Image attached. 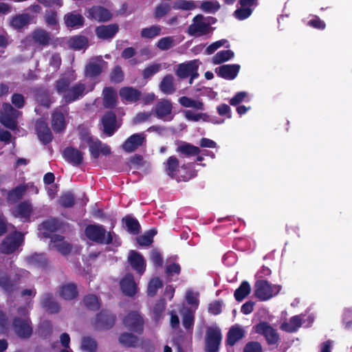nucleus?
Masks as SVG:
<instances>
[{
	"instance_id": "nucleus-62",
	"label": "nucleus",
	"mask_w": 352,
	"mask_h": 352,
	"mask_svg": "<svg viewBox=\"0 0 352 352\" xmlns=\"http://www.w3.org/2000/svg\"><path fill=\"white\" fill-rule=\"evenodd\" d=\"M52 333V326L50 321L43 322L38 327L39 336L45 339L51 336Z\"/></svg>"
},
{
	"instance_id": "nucleus-63",
	"label": "nucleus",
	"mask_w": 352,
	"mask_h": 352,
	"mask_svg": "<svg viewBox=\"0 0 352 352\" xmlns=\"http://www.w3.org/2000/svg\"><path fill=\"white\" fill-rule=\"evenodd\" d=\"M252 12L253 10L252 8L241 6L234 12L233 15L238 20L243 21L248 19L252 14Z\"/></svg>"
},
{
	"instance_id": "nucleus-9",
	"label": "nucleus",
	"mask_w": 352,
	"mask_h": 352,
	"mask_svg": "<svg viewBox=\"0 0 352 352\" xmlns=\"http://www.w3.org/2000/svg\"><path fill=\"white\" fill-rule=\"evenodd\" d=\"M23 240L24 235L21 232L15 231L4 239L0 245V250L4 254H12L19 248Z\"/></svg>"
},
{
	"instance_id": "nucleus-4",
	"label": "nucleus",
	"mask_w": 352,
	"mask_h": 352,
	"mask_svg": "<svg viewBox=\"0 0 352 352\" xmlns=\"http://www.w3.org/2000/svg\"><path fill=\"white\" fill-rule=\"evenodd\" d=\"M12 328L16 336L22 340H28L33 334V326L30 317L14 316L12 321Z\"/></svg>"
},
{
	"instance_id": "nucleus-61",
	"label": "nucleus",
	"mask_w": 352,
	"mask_h": 352,
	"mask_svg": "<svg viewBox=\"0 0 352 352\" xmlns=\"http://www.w3.org/2000/svg\"><path fill=\"white\" fill-rule=\"evenodd\" d=\"M173 8L175 10H192L196 5L192 0H178L174 3Z\"/></svg>"
},
{
	"instance_id": "nucleus-34",
	"label": "nucleus",
	"mask_w": 352,
	"mask_h": 352,
	"mask_svg": "<svg viewBox=\"0 0 352 352\" xmlns=\"http://www.w3.org/2000/svg\"><path fill=\"white\" fill-rule=\"evenodd\" d=\"M119 26L116 23L102 25L96 28V36L102 39L112 38L118 32Z\"/></svg>"
},
{
	"instance_id": "nucleus-56",
	"label": "nucleus",
	"mask_w": 352,
	"mask_h": 352,
	"mask_svg": "<svg viewBox=\"0 0 352 352\" xmlns=\"http://www.w3.org/2000/svg\"><path fill=\"white\" fill-rule=\"evenodd\" d=\"M98 348V343L90 336H85L81 340V349L85 352H96Z\"/></svg>"
},
{
	"instance_id": "nucleus-53",
	"label": "nucleus",
	"mask_w": 352,
	"mask_h": 352,
	"mask_svg": "<svg viewBox=\"0 0 352 352\" xmlns=\"http://www.w3.org/2000/svg\"><path fill=\"white\" fill-rule=\"evenodd\" d=\"M162 69L160 63H153L146 67L142 72V77L144 80H148L157 74Z\"/></svg>"
},
{
	"instance_id": "nucleus-15",
	"label": "nucleus",
	"mask_w": 352,
	"mask_h": 352,
	"mask_svg": "<svg viewBox=\"0 0 352 352\" xmlns=\"http://www.w3.org/2000/svg\"><path fill=\"white\" fill-rule=\"evenodd\" d=\"M127 260L132 270L139 276L144 274L146 271V263L142 254L135 250H130Z\"/></svg>"
},
{
	"instance_id": "nucleus-13",
	"label": "nucleus",
	"mask_w": 352,
	"mask_h": 352,
	"mask_svg": "<svg viewBox=\"0 0 352 352\" xmlns=\"http://www.w3.org/2000/svg\"><path fill=\"white\" fill-rule=\"evenodd\" d=\"M203 19L204 16L201 14H197L193 18V23L188 26L187 30V32L190 36H201L206 35L210 32V25L204 22Z\"/></svg>"
},
{
	"instance_id": "nucleus-35",
	"label": "nucleus",
	"mask_w": 352,
	"mask_h": 352,
	"mask_svg": "<svg viewBox=\"0 0 352 352\" xmlns=\"http://www.w3.org/2000/svg\"><path fill=\"white\" fill-rule=\"evenodd\" d=\"M36 102L41 106L49 108L52 104L50 91L43 87H36L33 90Z\"/></svg>"
},
{
	"instance_id": "nucleus-60",
	"label": "nucleus",
	"mask_w": 352,
	"mask_h": 352,
	"mask_svg": "<svg viewBox=\"0 0 352 352\" xmlns=\"http://www.w3.org/2000/svg\"><path fill=\"white\" fill-rule=\"evenodd\" d=\"M195 322V316L193 313L187 310L182 316V324L187 331H192Z\"/></svg>"
},
{
	"instance_id": "nucleus-10",
	"label": "nucleus",
	"mask_w": 352,
	"mask_h": 352,
	"mask_svg": "<svg viewBox=\"0 0 352 352\" xmlns=\"http://www.w3.org/2000/svg\"><path fill=\"white\" fill-rule=\"evenodd\" d=\"M123 324L130 331L138 334L143 333L144 321L142 316L136 311L128 313L123 319Z\"/></svg>"
},
{
	"instance_id": "nucleus-58",
	"label": "nucleus",
	"mask_w": 352,
	"mask_h": 352,
	"mask_svg": "<svg viewBox=\"0 0 352 352\" xmlns=\"http://www.w3.org/2000/svg\"><path fill=\"white\" fill-rule=\"evenodd\" d=\"M70 84L71 80L69 78H60L56 81L55 89L58 94L64 95L69 89Z\"/></svg>"
},
{
	"instance_id": "nucleus-26",
	"label": "nucleus",
	"mask_w": 352,
	"mask_h": 352,
	"mask_svg": "<svg viewBox=\"0 0 352 352\" xmlns=\"http://www.w3.org/2000/svg\"><path fill=\"white\" fill-rule=\"evenodd\" d=\"M88 19L100 22L109 21L111 18V14L105 8L100 6H94L88 10Z\"/></svg>"
},
{
	"instance_id": "nucleus-46",
	"label": "nucleus",
	"mask_w": 352,
	"mask_h": 352,
	"mask_svg": "<svg viewBox=\"0 0 352 352\" xmlns=\"http://www.w3.org/2000/svg\"><path fill=\"white\" fill-rule=\"evenodd\" d=\"M120 343L126 347L135 348L138 344V338L132 333L124 332L120 334Z\"/></svg>"
},
{
	"instance_id": "nucleus-44",
	"label": "nucleus",
	"mask_w": 352,
	"mask_h": 352,
	"mask_svg": "<svg viewBox=\"0 0 352 352\" xmlns=\"http://www.w3.org/2000/svg\"><path fill=\"white\" fill-rule=\"evenodd\" d=\"M82 303L85 308L91 311H98L101 307L98 297L95 294H87L84 296Z\"/></svg>"
},
{
	"instance_id": "nucleus-27",
	"label": "nucleus",
	"mask_w": 352,
	"mask_h": 352,
	"mask_svg": "<svg viewBox=\"0 0 352 352\" xmlns=\"http://www.w3.org/2000/svg\"><path fill=\"white\" fill-rule=\"evenodd\" d=\"M241 66L238 64L223 65L216 69L217 75L226 80H234L238 75Z\"/></svg>"
},
{
	"instance_id": "nucleus-38",
	"label": "nucleus",
	"mask_w": 352,
	"mask_h": 352,
	"mask_svg": "<svg viewBox=\"0 0 352 352\" xmlns=\"http://www.w3.org/2000/svg\"><path fill=\"white\" fill-rule=\"evenodd\" d=\"M166 173L172 179L175 178L179 172V162L175 155L169 157L166 162L164 163Z\"/></svg>"
},
{
	"instance_id": "nucleus-32",
	"label": "nucleus",
	"mask_w": 352,
	"mask_h": 352,
	"mask_svg": "<svg viewBox=\"0 0 352 352\" xmlns=\"http://www.w3.org/2000/svg\"><path fill=\"white\" fill-rule=\"evenodd\" d=\"M102 103L107 109H113L118 104V94L112 87H105L102 90Z\"/></svg>"
},
{
	"instance_id": "nucleus-21",
	"label": "nucleus",
	"mask_w": 352,
	"mask_h": 352,
	"mask_svg": "<svg viewBox=\"0 0 352 352\" xmlns=\"http://www.w3.org/2000/svg\"><path fill=\"white\" fill-rule=\"evenodd\" d=\"M65 237L60 234H54L51 236V244L63 256H66L71 254L73 245L65 241Z\"/></svg>"
},
{
	"instance_id": "nucleus-29",
	"label": "nucleus",
	"mask_w": 352,
	"mask_h": 352,
	"mask_svg": "<svg viewBox=\"0 0 352 352\" xmlns=\"http://www.w3.org/2000/svg\"><path fill=\"white\" fill-rule=\"evenodd\" d=\"M65 26L69 29H78L85 25L84 16L75 11L68 12L63 17Z\"/></svg>"
},
{
	"instance_id": "nucleus-23",
	"label": "nucleus",
	"mask_w": 352,
	"mask_h": 352,
	"mask_svg": "<svg viewBox=\"0 0 352 352\" xmlns=\"http://www.w3.org/2000/svg\"><path fill=\"white\" fill-rule=\"evenodd\" d=\"M173 108V103L170 99L162 98L156 103L154 113L158 119L165 120L166 117L171 115Z\"/></svg>"
},
{
	"instance_id": "nucleus-52",
	"label": "nucleus",
	"mask_w": 352,
	"mask_h": 352,
	"mask_svg": "<svg viewBox=\"0 0 352 352\" xmlns=\"http://www.w3.org/2000/svg\"><path fill=\"white\" fill-rule=\"evenodd\" d=\"M234 56V52L230 50H221L218 52L213 57L212 62L215 65L221 64L226 62Z\"/></svg>"
},
{
	"instance_id": "nucleus-54",
	"label": "nucleus",
	"mask_w": 352,
	"mask_h": 352,
	"mask_svg": "<svg viewBox=\"0 0 352 352\" xmlns=\"http://www.w3.org/2000/svg\"><path fill=\"white\" fill-rule=\"evenodd\" d=\"M162 28L160 25H153L149 28H143L141 30L140 36L143 38H153L161 34Z\"/></svg>"
},
{
	"instance_id": "nucleus-36",
	"label": "nucleus",
	"mask_w": 352,
	"mask_h": 352,
	"mask_svg": "<svg viewBox=\"0 0 352 352\" xmlns=\"http://www.w3.org/2000/svg\"><path fill=\"white\" fill-rule=\"evenodd\" d=\"M41 306L49 314H57L60 310V306L58 302L55 301L53 298L52 294L46 293L42 296Z\"/></svg>"
},
{
	"instance_id": "nucleus-40",
	"label": "nucleus",
	"mask_w": 352,
	"mask_h": 352,
	"mask_svg": "<svg viewBox=\"0 0 352 352\" xmlns=\"http://www.w3.org/2000/svg\"><path fill=\"white\" fill-rule=\"evenodd\" d=\"M302 319L299 316H294L290 318L288 322H283L280 329L287 333H294L302 326Z\"/></svg>"
},
{
	"instance_id": "nucleus-49",
	"label": "nucleus",
	"mask_w": 352,
	"mask_h": 352,
	"mask_svg": "<svg viewBox=\"0 0 352 352\" xmlns=\"http://www.w3.org/2000/svg\"><path fill=\"white\" fill-rule=\"evenodd\" d=\"M89 144V150L90 152L91 156L94 159H98L100 154V148L102 146V142L100 140H97L94 142L91 137L87 136L84 138Z\"/></svg>"
},
{
	"instance_id": "nucleus-37",
	"label": "nucleus",
	"mask_w": 352,
	"mask_h": 352,
	"mask_svg": "<svg viewBox=\"0 0 352 352\" xmlns=\"http://www.w3.org/2000/svg\"><path fill=\"white\" fill-rule=\"evenodd\" d=\"M122 223L124 229L133 235H138L141 231V226L139 221L131 214H127L122 217Z\"/></svg>"
},
{
	"instance_id": "nucleus-57",
	"label": "nucleus",
	"mask_w": 352,
	"mask_h": 352,
	"mask_svg": "<svg viewBox=\"0 0 352 352\" xmlns=\"http://www.w3.org/2000/svg\"><path fill=\"white\" fill-rule=\"evenodd\" d=\"M220 8L221 6L217 1L205 0L200 5V9L206 13H215Z\"/></svg>"
},
{
	"instance_id": "nucleus-48",
	"label": "nucleus",
	"mask_w": 352,
	"mask_h": 352,
	"mask_svg": "<svg viewBox=\"0 0 352 352\" xmlns=\"http://www.w3.org/2000/svg\"><path fill=\"white\" fill-rule=\"evenodd\" d=\"M251 292L250 285L248 281H243L239 287L234 291V296L238 302L242 301Z\"/></svg>"
},
{
	"instance_id": "nucleus-55",
	"label": "nucleus",
	"mask_w": 352,
	"mask_h": 352,
	"mask_svg": "<svg viewBox=\"0 0 352 352\" xmlns=\"http://www.w3.org/2000/svg\"><path fill=\"white\" fill-rule=\"evenodd\" d=\"M109 79L112 83L118 84L124 79V73L120 65H116L109 73Z\"/></svg>"
},
{
	"instance_id": "nucleus-39",
	"label": "nucleus",
	"mask_w": 352,
	"mask_h": 352,
	"mask_svg": "<svg viewBox=\"0 0 352 352\" xmlns=\"http://www.w3.org/2000/svg\"><path fill=\"white\" fill-rule=\"evenodd\" d=\"M159 88L160 91L166 94L170 95L175 92L176 88L174 85V78L172 74H167L162 79Z\"/></svg>"
},
{
	"instance_id": "nucleus-45",
	"label": "nucleus",
	"mask_w": 352,
	"mask_h": 352,
	"mask_svg": "<svg viewBox=\"0 0 352 352\" xmlns=\"http://www.w3.org/2000/svg\"><path fill=\"white\" fill-rule=\"evenodd\" d=\"M27 190V187L24 185H19L10 190L8 193L7 201L10 204H15L22 199L23 195Z\"/></svg>"
},
{
	"instance_id": "nucleus-33",
	"label": "nucleus",
	"mask_w": 352,
	"mask_h": 352,
	"mask_svg": "<svg viewBox=\"0 0 352 352\" xmlns=\"http://www.w3.org/2000/svg\"><path fill=\"white\" fill-rule=\"evenodd\" d=\"M245 330L239 324L232 326L227 333L226 345L232 346L245 336Z\"/></svg>"
},
{
	"instance_id": "nucleus-2",
	"label": "nucleus",
	"mask_w": 352,
	"mask_h": 352,
	"mask_svg": "<svg viewBox=\"0 0 352 352\" xmlns=\"http://www.w3.org/2000/svg\"><path fill=\"white\" fill-rule=\"evenodd\" d=\"M28 273L23 269H17L14 273L8 274L6 271L0 270V287L8 294H12L19 288L21 278Z\"/></svg>"
},
{
	"instance_id": "nucleus-8",
	"label": "nucleus",
	"mask_w": 352,
	"mask_h": 352,
	"mask_svg": "<svg viewBox=\"0 0 352 352\" xmlns=\"http://www.w3.org/2000/svg\"><path fill=\"white\" fill-rule=\"evenodd\" d=\"M254 331L262 335L269 345L278 344L280 337L277 330L272 327L270 323L261 321L254 327Z\"/></svg>"
},
{
	"instance_id": "nucleus-20",
	"label": "nucleus",
	"mask_w": 352,
	"mask_h": 352,
	"mask_svg": "<svg viewBox=\"0 0 352 352\" xmlns=\"http://www.w3.org/2000/svg\"><path fill=\"white\" fill-rule=\"evenodd\" d=\"M146 142L143 133H134L129 136L122 144V149L126 153H132Z\"/></svg>"
},
{
	"instance_id": "nucleus-5",
	"label": "nucleus",
	"mask_w": 352,
	"mask_h": 352,
	"mask_svg": "<svg viewBox=\"0 0 352 352\" xmlns=\"http://www.w3.org/2000/svg\"><path fill=\"white\" fill-rule=\"evenodd\" d=\"M280 290V287L272 285L266 280H258L254 284V295L262 301H265L276 295Z\"/></svg>"
},
{
	"instance_id": "nucleus-19",
	"label": "nucleus",
	"mask_w": 352,
	"mask_h": 352,
	"mask_svg": "<svg viewBox=\"0 0 352 352\" xmlns=\"http://www.w3.org/2000/svg\"><path fill=\"white\" fill-rule=\"evenodd\" d=\"M101 122L103 126V131L108 136H112L118 128L116 125V115L112 111H107L102 116Z\"/></svg>"
},
{
	"instance_id": "nucleus-42",
	"label": "nucleus",
	"mask_w": 352,
	"mask_h": 352,
	"mask_svg": "<svg viewBox=\"0 0 352 352\" xmlns=\"http://www.w3.org/2000/svg\"><path fill=\"white\" fill-rule=\"evenodd\" d=\"M78 294L77 287L74 283L64 285L60 289V296L65 300H73L77 297Z\"/></svg>"
},
{
	"instance_id": "nucleus-50",
	"label": "nucleus",
	"mask_w": 352,
	"mask_h": 352,
	"mask_svg": "<svg viewBox=\"0 0 352 352\" xmlns=\"http://www.w3.org/2000/svg\"><path fill=\"white\" fill-rule=\"evenodd\" d=\"M156 234L157 231L155 229H151L138 236L136 238V241L140 246H148L153 242V237Z\"/></svg>"
},
{
	"instance_id": "nucleus-22",
	"label": "nucleus",
	"mask_w": 352,
	"mask_h": 352,
	"mask_svg": "<svg viewBox=\"0 0 352 352\" xmlns=\"http://www.w3.org/2000/svg\"><path fill=\"white\" fill-rule=\"evenodd\" d=\"M119 96L124 103H135L142 98V92L133 87H123L119 90Z\"/></svg>"
},
{
	"instance_id": "nucleus-16",
	"label": "nucleus",
	"mask_w": 352,
	"mask_h": 352,
	"mask_svg": "<svg viewBox=\"0 0 352 352\" xmlns=\"http://www.w3.org/2000/svg\"><path fill=\"white\" fill-rule=\"evenodd\" d=\"M199 65L197 60H190L178 65L176 74L180 78L184 79L192 75V78L199 76Z\"/></svg>"
},
{
	"instance_id": "nucleus-12",
	"label": "nucleus",
	"mask_w": 352,
	"mask_h": 352,
	"mask_svg": "<svg viewBox=\"0 0 352 352\" xmlns=\"http://www.w3.org/2000/svg\"><path fill=\"white\" fill-rule=\"evenodd\" d=\"M30 38L35 45L42 48L54 45L55 43L52 33L41 28L34 30L30 34Z\"/></svg>"
},
{
	"instance_id": "nucleus-6",
	"label": "nucleus",
	"mask_w": 352,
	"mask_h": 352,
	"mask_svg": "<svg viewBox=\"0 0 352 352\" xmlns=\"http://www.w3.org/2000/svg\"><path fill=\"white\" fill-rule=\"evenodd\" d=\"M222 341L221 329L217 327H208L205 334V352H218Z\"/></svg>"
},
{
	"instance_id": "nucleus-25",
	"label": "nucleus",
	"mask_w": 352,
	"mask_h": 352,
	"mask_svg": "<svg viewBox=\"0 0 352 352\" xmlns=\"http://www.w3.org/2000/svg\"><path fill=\"white\" fill-rule=\"evenodd\" d=\"M35 130L39 140L45 145L52 141L53 135L47 123L43 120H38L36 123Z\"/></svg>"
},
{
	"instance_id": "nucleus-7",
	"label": "nucleus",
	"mask_w": 352,
	"mask_h": 352,
	"mask_svg": "<svg viewBox=\"0 0 352 352\" xmlns=\"http://www.w3.org/2000/svg\"><path fill=\"white\" fill-rule=\"evenodd\" d=\"M20 112L10 103H3L0 122L6 128L15 130L17 128L16 119Z\"/></svg>"
},
{
	"instance_id": "nucleus-18",
	"label": "nucleus",
	"mask_w": 352,
	"mask_h": 352,
	"mask_svg": "<svg viewBox=\"0 0 352 352\" xmlns=\"http://www.w3.org/2000/svg\"><path fill=\"white\" fill-rule=\"evenodd\" d=\"M120 289L122 293L129 297L134 296L138 292V285L131 273H126L120 282Z\"/></svg>"
},
{
	"instance_id": "nucleus-24",
	"label": "nucleus",
	"mask_w": 352,
	"mask_h": 352,
	"mask_svg": "<svg viewBox=\"0 0 352 352\" xmlns=\"http://www.w3.org/2000/svg\"><path fill=\"white\" fill-rule=\"evenodd\" d=\"M32 211L33 208L30 201L25 200L17 204L12 213L15 217L23 219L25 221H30Z\"/></svg>"
},
{
	"instance_id": "nucleus-31",
	"label": "nucleus",
	"mask_w": 352,
	"mask_h": 352,
	"mask_svg": "<svg viewBox=\"0 0 352 352\" xmlns=\"http://www.w3.org/2000/svg\"><path fill=\"white\" fill-rule=\"evenodd\" d=\"M176 151L182 158L195 157V155L201 153L199 147L186 142H182L177 147Z\"/></svg>"
},
{
	"instance_id": "nucleus-17",
	"label": "nucleus",
	"mask_w": 352,
	"mask_h": 352,
	"mask_svg": "<svg viewBox=\"0 0 352 352\" xmlns=\"http://www.w3.org/2000/svg\"><path fill=\"white\" fill-rule=\"evenodd\" d=\"M85 84L78 82L72 86L63 95L66 104H70L82 98L85 94Z\"/></svg>"
},
{
	"instance_id": "nucleus-59",
	"label": "nucleus",
	"mask_w": 352,
	"mask_h": 352,
	"mask_svg": "<svg viewBox=\"0 0 352 352\" xmlns=\"http://www.w3.org/2000/svg\"><path fill=\"white\" fill-rule=\"evenodd\" d=\"M163 284L162 280L158 277L152 278L148 285L147 293L148 295L153 297L156 295L158 289L162 288Z\"/></svg>"
},
{
	"instance_id": "nucleus-43",
	"label": "nucleus",
	"mask_w": 352,
	"mask_h": 352,
	"mask_svg": "<svg viewBox=\"0 0 352 352\" xmlns=\"http://www.w3.org/2000/svg\"><path fill=\"white\" fill-rule=\"evenodd\" d=\"M67 44L74 50H80L88 47V39L85 36L76 35L68 40Z\"/></svg>"
},
{
	"instance_id": "nucleus-51",
	"label": "nucleus",
	"mask_w": 352,
	"mask_h": 352,
	"mask_svg": "<svg viewBox=\"0 0 352 352\" xmlns=\"http://www.w3.org/2000/svg\"><path fill=\"white\" fill-rule=\"evenodd\" d=\"M58 204L64 208H72L75 204L74 195L71 191L63 192L58 199Z\"/></svg>"
},
{
	"instance_id": "nucleus-14",
	"label": "nucleus",
	"mask_w": 352,
	"mask_h": 352,
	"mask_svg": "<svg viewBox=\"0 0 352 352\" xmlns=\"http://www.w3.org/2000/svg\"><path fill=\"white\" fill-rule=\"evenodd\" d=\"M67 108L64 105L56 108L52 113V128L55 133H61L66 128L65 115Z\"/></svg>"
},
{
	"instance_id": "nucleus-41",
	"label": "nucleus",
	"mask_w": 352,
	"mask_h": 352,
	"mask_svg": "<svg viewBox=\"0 0 352 352\" xmlns=\"http://www.w3.org/2000/svg\"><path fill=\"white\" fill-rule=\"evenodd\" d=\"M28 265L36 267L45 268L48 265V261L45 254L34 253L26 258Z\"/></svg>"
},
{
	"instance_id": "nucleus-30",
	"label": "nucleus",
	"mask_w": 352,
	"mask_h": 352,
	"mask_svg": "<svg viewBox=\"0 0 352 352\" xmlns=\"http://www.w3.org/2000/svg\"><path fill=\"white\" fill-rule=\"evenodd\" d=\"M34 16L28 13L17 14L11 17L10 25L14 30H21L32 23Z\"/></svg>"
},
{
	"instance_id": "nucleus-1",
	"label": "nucleus",
	"mask_w": 352,
	"mask_h": 352,
	"mask_svg": "<svg viewBox=\"0 0 352 352\" xmlns=\"http://www.w3.org/2000/svg\"><path fill=\"white\" fill-rule=\"evenodd\" d=\"M85 234L91 241L98 244L109 245L117 235L113 232H107L101 224H89L85 227Z\"/></svg>"
},
{
	"instance_id": "nucleus-3",
	"label": "nucleus",
	"mask_w": 352,
	"mask_h": 352,
	"mask_svg": "<svg viewBox=\"0 0 352 352\" xmlns=\"http://www.w3.org/2000/svg\"><path fill=\"white\" fill-rule=\"evenodd\" d=\"M116 316L110 310L103 309L91 320L95 330L103 331L111 329L116 323Z\"/></svg>"
},
{
	"instance_id": "nucleus-28",
	"label": "nucleus",
	"mask_w": 352,
	"mask_h": 352,
	"mask_svg": "<svg viewBox=\"0 0 352 352\" xmlns=\"http://www.w3.org/2000/svg\"><path fill=\"white\" fill-rule=\"evenodd\" d=\"M64 159L72 164L77 166L83 162V153L72 146L66 147L63 151Z\"/></svg>"
},
{
	"instance_id": "nucleus-64",
	"label": "nucleus",
	"mask_w": 352,
	"mask_h": 352,
	"mask_svg": "<svg viewBox=\"0 0 352 352\" xmlns=\"http://www.w3.org/2000/svg\"><path fill=\"white\" fill-rule=\"evenodd\" d=\"M170 6L166 3H162L157 5L154 11V17L155 19H161L170 11Z\"/></svg>"
},
{
	"instance_id": "nucleus-11",
	"label": "nucleus",
	"mask_w": 352,
	"mask_h": 352,
	"mask_svg": "<svg viewBox=\"0 0 352 352\" xmlns=\"http://www.w3.org/2000/svg\"><path fill=\"white\" fill-rule=\"evenodd\" d=\"M107 62L102 56H94L91 58L85 67V76L89 78H96L102 73Z\"/></svg>"
},
{
	"instance_id": "nucleus-47",
	"label": "nucleus",
	"mask_w": 352,
	"mask_h": 352,
	"mask_svg": "<svg viewBox=\"0 0 352 352\" xmlns=\"http://www.w3.org/2000/svg\"><path fill=\"white\" fill-rule=\"evenodd\" d=\"M41 229L43 230V235L45 238L50 237V234L55 232L58 229V221L56 219H50L43 221L41 225Z\"/></svg>"
}]
</instances>
